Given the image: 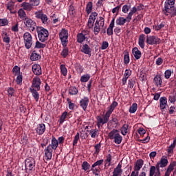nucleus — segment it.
<instances>
[{
    "mask_svg": "<svg viewBox=\"0 0 176 176\" xmlns=\"http://www.w3.org/2000/svg\"><path fill=\"white\" fill-rule=\"evenodd\" d=\"M108 137L110 140H113L115 144L117 145L122 144V141H123V138L120 135L118 129H113L109 133Z\"/></svg>",
    "mask_w": 176,
    "mask_h": 176,
    "instance_id": "nucleus-1",
    "label": "nucleus"
},
{
    "mask_svg": "<svg viewBox=\"0 0 176 176\" xmlns=\"http://www.w3.org/2000/svg\"><path fill=\"white\" fill-rule=\"evenodd\" d=\"M105 24V19L102 16H100L96 20L95 24L94 25V34L98 35L100 31L102 28H104Z\"/></svg>",
    "mask_w": 176,
    "mask_h": 176,
    "instance_id": "nucleus-2",
    "label": "nucleus"
},
{
    "mask_svg": "<svg viewBox=\"0 0 176 176\" xmlns=\"http://www.w3.org/2000/svg\"><path fill=\"white\" fill-rule=\"evenodd\" d=\"M36 30L40 42L47 41V38H49V31L42 27H37Z\"/></svg>",
    "mask_w": 176,
    "mask_h": 176,
    "instance_id": "nucleus-3",
    "label": "nucleus"
},
{
    "mask_svg": "<svg viewBox=\"0 0 176 176\" xmlns=\"http://www.w3.org/2000/svg\"><path fill=\"white\" fill-rule=\"evenodd\" d=\"M25 167L26 173H31L35 170V160L32 157L28 158L25 160Z\"/></svg>",
    "mask_w": 176,
    "mask_h": 176,
    "instance_id": "nucleus-4",
    "label": "nucleus"
},
{
    "mask_svg": "<svg viewBox=\"0 0 176 176\" xmlns=\"http://www.w3.org/2000/svg\"><path fill=\"white\" fill-rule=\"evenodd\" d=\"M59 38L60 39L63 46L65 47V46H67V43H68V30L65 29H62V30L59 33Z\"/></svg>",
    "mask_w": 176,
    "mask_h": 176,
    "instance_id": "nucleus-5",
    "label": "nucleus"
},
{
    "mask_svg": "<svg viewBox=\"0 0 176 176\" xmlns=\"http://www.w3.org/2000/svg\"><path fill=\"white\" fill-rule=\"evenodd\" d=\"M23 41L26 49H31V46H32V36L30 32H26L23 34Z\"/></svg>",
    "mask_w": 176,
    "mask_h": 176,
    "instance_id": "nucleus-6",
    "label": "nucleus"
},
{
    "mask_svg": "<svg viewBox=\"0 0 176 176\" xmlns=\"http://www.w3.org/2000/svg\"><path fill=\"white\" fill-rule=\"evenodd\" d=\"M24 24L30 30V31H35V28H36V23H35V21H34L32 19L28 18L24 21Z\"/></svg>",
    "mask_w": 176,
    "mask_h": 176,
    "instance_id": "nucleus-7",
    "label": "nucleus"
},
{
    "mask_svg": "<svg viewBox=\"0 0 176 176\" xmlns=\"http://www.w3.org/2000/svg\"><path fill=\"white\" fill-rule=\"evenodd\" d=\"M111 116H109L107 113L104 116L103 118H102L101 116H97V126L98 127H100L101 124H105V123H108V120H109V117Z\"/></svg>",
    "mask_w": 176,
    "mask_h": 176,
    "instance_id": "nucleus-8",
    "label": "nucleus"
},
{
    "mask_svg": "<svg viewBox=\"0 0 176 176\" xmlns=\"http://www.w3.org/2000/svg\"><path fill=\"white\" fill-rule=\"evenodd\" d=\"M35 16L36 19H39L40 20H41L43 24H47V21L49 20V19L47 18V16L43 14L42 11L36 12Z\"/></svg>",
    "mask_w": 176,
    "mask_h": 176,
    "instance_id": "nucleus-9",
    "label": "nucleus"
},
{
    "mask_svg": "<svg viewBox=\"0 0 176 176\" xmlns=\"http://www.w3.org/2000/svg\"><path fill=\"white\" fill-rule=\"evenodd\" d=\"M146 43H148V45H157L160 43V38L155 36H147Z\"/></svg>",
    "mask_w": 176,
    "mask_h": 176,
    "instance_id": "nucleus-10",
    "label": "nucleus"
},
{
    "mask_svg": "<svg viewBox=\"0 0 176 176\" xmlns=\"http://www.w3.org/2000/svg\"><path fill=\"white\" fill-rule=\"evenodd\" d=\"M41 78L38 77L34 78L32 80V85L30 89H34L35 90L39 91V90H41Z\"/></svg>",
    "mask_w": 176,
    "mask_h": 176,
    "instance_id": "nucleus-11",
    "label": "nucleus"
},
{
    "mask_svg": "<svg viewBox=\"0 0 176 176\" xmlns=\"http://www.w3.org/2000/svg\"><path fill=\"white\" fill-rule=\"evenodd\" d=\"M126 21H127V23H130V21H131V19H129L128 16H126V18L120 16L118 19H117L116 23L117 25H124V24H126Z\"/></svg>",
    "mask_w": 176,
    "mask_h": 176,
    "instance_id": "nucleus-12",
    "label": "nucleus"
},
{
    "mask_svg": "<svg viewBox=\"0 0 176 176\" xmlns=\"http://www.w3.org/2000/svg\"><path fill=\"white\" fill-rule=\"evenodd\" d=\"M173 7L174 6L173 4L165 3L164 8L163 10L164 14H166V16H168V14L171 13V10Z\"/></svg>",
    "mask_w": 176,
    "mask_h": 176,
    "instance_id": "nucleus-13",
    "label": "nucleus"
},
{
    "mask_svg": "<svg viewBox=\"0 0 176 176\" xmlns=\"http://www.w3.org/2000/svg\"><path fill=\"white\" fill-rule=\"evenodd\" d=\"M32 72L34 75L39 76V75H42V69L41 65H32Z\"/></svg>",
    "mask_w": 176,
    "mask_h": 176,
    "instance_id": "nucleus-14",
    "label": "nucleus"
},
{
    "mask_svg": "<svg viewBox=\"0 0 176 176\" xmlns=\"http://www.w3.org/2000/svg\"><path fill=\"white\" fill-rule=\"evenodd\" d=\"M142 166H144V160H138L134 166L133 171H135V173H138V171L141 170V168H142Z\"/></svg>",
    "mask_w": 176,
    "mask_h": 176,
    "instance_id": "nucleus-15",
    "label": "nucleus"
},
{
    "mask_svg": "<svg viewBox=\"0 0 176 176\" xmlns=\"http://www.w3.org/2000/svg\"><path fill=\"white\" fill-rule=\"evenodd\" d=\"M80 105L84 111L87 109V105H89V98L85 97L80 101Z\"/></svg>",
    "mask_w": 176,
    "mask_h": 176,
    "instance_id": "nucleus-16",
    "label": "nucleus"
},
{
    "mask_svg": "<svg viewBox=\"0 0 176 176\" xmlns=\"http://www.w3.org/2000/svg\"><path fill=\"white\" fill-rule=\"evenodd\" d=\"M53 149L50 148V146H48L45 150V157L46 160H50L52 159V153Z\"/></svg>",
    "mask_w": 176,
    "mask_h": 176,
    "instance_id": "nucleus-17",
    "label": "nucleus"
},
{
    "mask_svg": "<svg viewBox=\"0 0 176 176\" xmlns=\"http://www.w3.org/2000/svg\"><path fill=\"white\" fill-rule=\"evenodd\" d=\"M45 130H46V126H45V124H39L36 129V131L39 135L43 134L45 133Z\"/></svg>",
    "mask_w": 176,
    "mask_h": 176,
    "instance_id": "nucleus-18",
    "label": "nucleus"
},
{
    "mask_svg": "<svg viewBox=\"0 0 176 176\" xmlns=\"http://www.w3.org/2000/svg\"><path fill=\"white\" fill-rule=\"evenodd\" d=\"M168 164V160H167V157H165V158L162 157L160 161L157 162L156 166H158V168H160L166 167Z\"/></svg>",
    "mask_w": 176,
    "mask_h": 176,
    "instance_id": "nucleus-19",
    "label": "nucleus"
},
{
    "mask_svg": "<svg viewBox=\"0 0 176 176\" xmlns=\"http://www.w3.org/2000/svg\"><path fill=\"white\" fill-rule=\"evenodd\" d=\"M115 27V18H113L109 28H107V35H113V28Z\"/></svg>",
    "mask_w": 176,
    "mask_h": 176,
    "instance_id": "nucleus-20",
    "label": "nucleus"
},
{
    "mask_svg": "<svg viewBox=\"0 0 176 176\" xmlns=\"http://www.w3.org/2000/svg\"><path fill=\"white\" fill-rule=\"evenodd\" d=\"M81 52L85 53V54H88V56H91V49L89 47V45L85 44L82 47Z\"/></svg>",
    "mask_w": 176,
    "mask_h": 176,
    "instance_id": "nucleus-21",
    "label": "nucleus"
},
{
    "mask_svg": "<svg viewBox=\"0 0 176 176\" xmlns=\"http://www.w3.org/2000/svg\"><path fill=\"white\" fill-rule=\"evenodd\" d=\"M132 53L136 60H140V58H141V51L138 50L137 47H135L132 50Z\"/></svg>",
    "mask_w": 176,
    "mask_h": 176,
    "instance_id": "nucleus-22",
    "label": "nucleus"
},
{
    "mask_svg": "<svg viewBox=\"0 0 176 176\" xmlns=\"http://www.w3.org/2000/svg\"><path fill=\"white\" fill-rule=\"evenodd\" d=\"M85 39H86V32L78 33L77 34V42H78V43H82V42H85Z\"/></svg>",
    "mask_w": 176,
    "mask_h": 176,
    "instance_id": "nucleus-23",
    "label": "nucleus"
},
{
    "mask_svg": "<svg viewBox=\"0 0 176 176\" xmlns=\"http://www.w3.org/2000/svg\"><path fill=\"white\" fill-rule=\"evenodd\" d=\"M18 16H19L20 19H21V20H23V21L28 19V16H27V14H25V12L23 9L19 10Z\"/></svg>",
    "mask_w": 176,
    "mask_h": 176,
    "instance_id": "nucleus-24",
    "label": "nucleus"
},
{
    "mask_svg": "<svg viewBox=\"0 0 176 176\" xmlns=\"http://www.w3.org/2000/svg\"><path fill=\"white\" fill-rule=\"evenodd\" d=\"M48 146H50L51 149H54V151H56V149H57V146H58V140H56V138H53L52 139V144H50Z\"/></svg>",
    "mask_w": 176,
    "mask_h": 176,
    "instance_id": "nucleus-25",
    "label": "nucleus"
},
{
    "mask_svg": "<svg viewBox=\"0 0 176 176\" xmlns=\"http://www.w3.org/2000/svg\"><path fill=\"white\" fill-rule=\"evenodd\" d=\"M116 107H118V102H113L112 104L110 105L109 109L107 111V114L109 116H111V113H112V112H113V109H115V108H116Z\"/></svg>",
    "mask_w": 176,
    "mask_h": 176,
    "instance_id": "nucleus-26",
    "label": "nucleus"
},
{
    "mask_svg": "<svg viewBox=\"0 0 176 176\" xmlns=\"http://www.w3.org/2000/svg\"><path fill=\"white\" fill-rule=\"evenodd\" d=\"M160 102L161 109H166V106L167 105V98L161 97L160 99Z\"/></svg>",
    "mask_w": 176,
    "mask_h": 176,
    "instance_id": "nucleus-27",
    "label": "nucleus"
},
{
    "mask_svg": "<svg viewBox=\"0 0 176 176\" xmlns=\"http://www.w3.org/2000/svg\"><path fill=\"white\" fill-rule=\"evenodd\" d=\"M139 45L142 49L145 47V34H141L139 36Z\"/></svg>",
    "mask_w": 176,
    "mask_h": 176,
    "instance_id": "nucleus-28",
    "label": "nucleus"
},
{
    "mask_svg": "<svg viewBox=\"0 0 176 176\" xmlns=\"http://www.w3.org/2000/svg\"><path fill=\"white\" fill-rule=\"evenodd\" d=\"M30 90L34 100H36V101L38 102L39 100V94L36 91L37 89H35L34 88H30Z\"/></svg>",
    "mask_w": 176,
    "mask_h": 176,
    "instance_id": "nucleus-29",
    "label": "nucleus"
},
{
    "mask_svg": "<svg viewBox=\"0 0 176 176\" xmlns=\"http://www.w3.org/2000/svg\"><path fill=\"white\" fill-rule=\"evenodd\" d=\"M162 82H163L162 81V77H160V76H156L154 78V83L157 87H162Z\"/></svg>",
    "mask_w": 176,
    "mask_h": 176,
    "instance_id": "nucleus-30",
    "label": "nucleus"
},
{
    "mask_svg": "<svg viewBox=\"0 0 176 176\" xmlns=\"http://www.w3.org/2000/svg\"><path fill=\"white\" fill-rule=\"evenodd\" d=\"M39 58H41V55L37 54L36 51H33L30 56V60H32V61H38Z\"/></svg>",
    "mask_w": 176,
    "mask_h": 176,
    "instance_id": "nucleus-31",
    "label": "nucleus"
},
{
    "mask_svg": "<svg viewBox=\"0 0 176 176\" xmlns=\"http://www.w3.org/2000/svg\"><path fill=\"white\" fill-rule=\"evenodd\" d=\"M22 8H23L24 10H28V12H30L32 10L33 6L30 3H22Z\"/></svg>",
    "mask_w": 176,
    "mask_h": 176,
    "instance_id": "nucleus-32",
    "label": "nucleus"
},
{
    "mask_svg": "<svg viewBox=\"0 0 176 176\" xmlns=\"http://www.w3.org/2000/svg\"><path fill=\"white\" fill-rule=\"evenodd\" d=\"M135 83H136L135 78L129 79L128 81V87H129V89H135Z\"/></svg>",
    "mask_w": 176,
    "mask_h": 176,
    "instance_id": "nucleus-33",
    "label": "nucleus"
},
{
    "mask_svg": "<svg viewBox=\"0 0 176 176\" xmlns=\"http://www.w3.org/2000/svg\"><path fill=\"white\" fill-rule=\"evenodd\" d=\"M120 130L122 135H126V134H127V133L129 132V124H124Z\"/></svg>",
    "mask_w": 176,
    "mask_h": 176,
    "instance_id": "nucleus-34",
    "label": "nucleus"
},
{
    "mask_svg": "<svg viewBox=\"0 0 176 176\" xmlns=\"http://www.w3.org/2000/svg\"><path fill=\"white\" fill-rule=\"evenodd\" d=\"M91 10H93V3L91 1L88 2L86 7L87 14H90L91 13Z\"/></svg>",
    "mask_w": 176,
    "mask_h": 176,
    "instance_id": "nucleus-35",
    "label": "nucleus"
},
{
    "mask_svg": "<svg viewBox=\"0 0 176 176\" xmlns=\"http://www.w3.org/2000/svg\"><path fill=\"white\" fill-rule=\"evenodd\" d=\"M69 94H71V96H75L76 94H78V89L75 87H71L69 89Z\"/></svg>",
    "mask_w": 176,
    "mask_h": 176,
    "instance_id": "nucleus-36",
    "label": "nucleus"
},
{
    "mask_svg": "<svg viewBox=\"0 0 176 176\" xmlns=\"http://www.w3.org/2000/svg\"><path fill=\"white\" fill-rule=\"evenodd\" d=\"M3 41L5 42V43H10V37L8 36V33H3Z\"/></svg>",
    "mask_w": 176,
    "mask_h": 176,
    "instance_id": "nucleus-37",
    "label": "nucleus"
},
{
    "mask_svg": "<svg viewBox=\"0 0 176 176\" xmlns=\"http://www.w3.org/2000/svg\"><path fill=\"white\" fill-rule=\"evenodd\" d=\"M138 107V105L137 104V103H133L129 108L130 113H134L137 111Z\"/></svg>",
    "mask_w": 176,
    "mask_h": 176,
    "instance_id": "nucleus-38",
    "label": "nucleus"
},
{
    "mask_svg": "<svg viewBox=\"0 0 176 176\" xmlns=\"http://www.w3.org/2000/svg\"><path fill=\"white\" fill-rule=\"evenodd\" d=\"M46 47V44H43L39 41L36 42L35 48L36 49H45Z\"/></svg>",
    "mask_w": 176,
    "mask_h": 176,
    "instance_id": "nucleus-39",
    "label": "nucleus"
},
{
    "mask_svg": "<svg viewBox=\"0 0 176 176\" xmlns=\"http://www.w3.org/2000/svg\"><path fill=\"white\" fill-rule=\"evenodd\" d=\"M124 64H129V63H130V56L129 55V52H125L124 56Z\"/></svg>",
    "mask_w": 176,
    "mask_h": 176,
    "instance_id": "nucleus-40",
    "label": "nucleus"
},
{
    "mask_svg": "<svg viewBox=\"0 0 176 176\" xmlns=\"http://www.w3.org/2000/svg\"><path fill=\"white\" fill-rule=\"evenodd\" d=\"M135 12H137V8L133 7L130 12L128 14V19L129 20H131V17H133V14H134V13H135Z\"/></svg>",
    "mask_w": 176,
    "mask_h": 176,
    "instance_id": "nucleus-41",
    "label": "nucleus"
},
{
    "mask_svg": "<svg viewBox=\"0 0 176 176\" xmlns=\"http://www.w3.org/2000/svg\"><path fill=\"white\" fill-rule=\"evenodd\" d=\"M90 134H91V138H96V137H97L98 135V130L97 129H91L90 131Z\"/></svg>",
    "mask_w": 176,
    "mask_h": 176,
    "instance_id": "nucleus-42",
    "label": "nucleus"
},
{
    "mask_svg": "<svg viewBox=\"0 0 176 176\" xmlns=\"http://www.w3.org/2000/svg\"><path fill=\"white\" fill-rule=\"evenodd\" d=\"M9 24V21L6 19H0V27H4L5 25H8Z\"/></svg>",
    "mask_w": 176,
    "mask_h": 176,
    "instance_id": "nucleus-43",
    "label": "nucleus"
},
{
    "mask_svg": "<svg viewBox=\"0 0 176 176\" xmlns=\"http://www.w3.org/2000/svg\"><path fill=\"white\" fill-rule=\"evenodd\" d=\"M82 168L84 171H87V170L90 169V165L88 164L87 162H84L82 164Z\"/></svg>",
    "mask_w": 176,
    "mask_h": 176,
    "instance_id": "nucleus-44",
    "label": "nucleus"
},
{
    "mask_svg": "<svg viewBox=\"0 0 176 176\" xmlns=\"http://www.w3.org/2000/svg\"><path fill=\"white\" fill-rule=\"evenodd\" d=\"M60 71L63 76H67V74L68 72L67 70V67H65V65H60Z\"/></svg>",
    "mask_w": 176,
    "mask_h": 176,
    "instance_id": "nucleus-45",
    "label": "nucleus"
},
{
    "mask_svg": "<svg viewBox=\"0 0 176 176\" xmlns=\"http://www.w3.org/2000/svg\"><path fill=\"white\" fill-rule=\"evenodd\" d=\"M12 72L15 76H17V75H20V68L19 67V66L14 67Z\"/></svg>",
    "mask_w": 176,
    "mask_h": 176,
    "instance_id": "nucleus-46",
    "label": "nucleus"
},
{
    "mask_svg": "<svg viewBox=\"0 0 176 176\" xmlns=\"http://www.w3.org/2000/svg\"><path fill=\"white\" fill-rule=\"evenodd\" d=\"M89 79H90V75L85 74V75H83L82 76H81L80 82H86L89 80Z\"/></svg>",
    "mask_w": 176,
    "mask_h": 176,
    "instance_id": "nucleus-47",
    "label": "nucleus"
},
{
    "mask_svg": "<svg viewBox=\"0 0 176 176\" xmlns=\"http://www.w3.org/2000/svg\"><path fill=\"white\" fill-rule=\"evenodd\" d=\"M156 173V165L155 166H151L150 168V173H149V176H154Z\"/></svg>",
    "mask_w": 176,
    "mask_h": 176,
    "instance_id": "nucleus-48",
    "label": "nucleus"
},
{
    "mask_svg": "<svg viewBox=\"0 0 176 176\" xmlns=\"http://www.w3.org/2000/svg\"><path fill=\"white\" fill-rule=\"evenodd\" d=\"M104 164V160H100L97 162H96L93 165H92V168H95V167H97V166H101Z\"/></svg>",
    "mask_w": 176,
    "mask_h": 176,
    "instance_id": "nucleus-49",
    "label": "nucleus"
},
{
    "mask_svg": "<svg viewBox=\"0 0 176 176\" xmlns=\"http://www.w3.org/2000/svg\"><path fill=\"white\" fill-rule=\"evenodd\" d=\"M176 166V162H172L168 167L167 168V171H169L170 173H171V171H173V170H174V167H175Z\"/></svg>",
    "mask_w": 176,
    "mask_h": 176,
    "instance_id": "nucleus-50",
    "label": "nucleus"
},
{
    "mask_svg": "<svg viewBox=\"0 0 176 176\" xmlns=\"http://www.w3.org/2000/svg\"><path fill=\"white\" fill-rule=\"evenodd\" d=\"M98 15V14H97L96 12H94L91 14V15L89 16V20H91L93 21H96V17H97V16Z\"/></svg>",
    "mask_w": 176,
    "mask_h": 176,
    "instance_id": "nucleus-51",
    "label": "nucleus"
},
{
    "mask_svg": "<svg viewBox=\"0 0 176 176\" xmlns=\"http://www.w3.org/2000/svg\"><path fill=\"white\" fill-rule=\"evenodd\" d=\"M14 8V3H13V2H10V3H8L7 4V9H8V10L12 11V10H13Z\"/></svg>",
    "mask_w": 176,
    "mask_h": 176,
    "instance_id": "nucleus-52",
    "label": "nucleus"
},
{
    "mask_svg": "<svg viewBox=\"0 0 176 176\" xmlns=\"http://www.w3.org/2000/svg\"><path fill=\"white\" fill-rule=\"evenodd\" d=\"M78 141H79V133H77L76 135L74 137V141H73V145L75 146L78 144Z\"/></svg>",
    "mask_w": 176,
    "mask_h": 176,
    "instance_id": "nucleus-53",
    "label": "nucleus"
},
{
    "mask_svg": "<svg viewBox=\"0 0 176 176\" xmlns=\"http://www.w3.org/2000/svg\"><path fill=\"white\" fill-rule=\"evenodd\" d=\"M67 115H68V112L65 111L64 113H63V114L60 116V123H63V122L65 120V118H67Z\"/></svg>",
    "mask_w": 176,
    "mask_h": 176,
    "instance_id": "nucleus-54",
    "label": "nucleus"
},
{
    "mask_svg": "<svg viewBox=\"0 0 176 176\" xmlns=\"http://www.w3.org/2000/svg\"><path fill=\"white\" fill-rule=\"evenodd\" d=\"M108 46H109V44L108 43V42L103 41L101 46L102 50H105V49H107Z\"/></svg>",
    "mask_w": 176,
    "mask_h": 176,
    "instance_id": "nucleus-55",
    "label": "nucleus"
},
{
    "mask_svg": "<svg viewBox=\"0 0 176 176\" xmlns=\"http://www.w3.org/2000/svg\"><path fill=\"white\" fill-rule=\"evenodd\" d=\"M16 83L17 85H20L23 82V76L20 74L16 75Z\"/></svg>",
    "mask_w": 176,
    "mask_h": 176,
    "instance_id": "nucleus-56",
    "label": "nucleus"
},
{
    "mask_svg": "<svg viewBox=\"0 0 176 176\" xmlns=\"http://www.w3.org/2000/svg\"><path fill=\"white\" fill-rule=\"evenodd\" d=\"M129 10H130V6H128V5L123 6V7H122L123 13H127V12H129Z\"/></svg>",
    "mask_w": 176,
    "mask_h": 176,
    "instance_id": "nucleus-57",
    "label": "nucleus"
},
{
    "mask_svg": "<svg viewBox=\"0 0 176 176\" xmlns=\"http://www.w3.org/2000/svg\"><path fill=\"white\" fill-rule=\"evenodd\" d=\"M61 56H63V57L64 58L68 56V48H65L61 52Z\"/></svg>",
    "mask_w": 176,
    "mask_h": 176,
    "instance_id": "nucleus-58",
    "label": "nucleus"
},
{
    "mask_svg": "<svg viewBox=\"0 0 176 176\" xmlns=\"http://www.w3.org/2000/svg\"><path fill=\"white\" fill-rule=\"evenodd\" d=\"M30 3L34 6H38L39 5V0H30Z\"/></svg>",
    "mask_w": 176,
    "mask_h": 176,
    "instance_id": "nucleus-59",
    "label": "nucleus"
},
{
    "mask_svg": "<svg viewBox=\"0 0 176 176\" xmlns=\"http://www.w3.org/2000/svg\"><path fill=\"white\" fill-rule=\"evenodd\" d=\"M69 13H70V14H72V16L75 14V8L74 7V6H70L69 7Z\"/></svg>",
    "mask_w": 176,
    "mask_h": 176,
    "instance_id": "nucleus-60",
    "label": "nucleus"
},
{
    "mask_svg": "<svg viewBox=\"0 0 176 176\" xmlns=\"http://www.w3.org/2000/svg\"><path fill=\"white\" fill-rule=\"evenodd\" d=\"M8 96H10L11 97L14 94V89L12 87H10L8 89Z\"/></svg>",
    "mask_w": 176,
    "mask_h": 176,
    "instance_id": "nucleus-61",
    "label": "nucleus"
},
{
    "mask_svg": "<svg viewBox=\"0 0 176 176\" xmlns=\"http://www.w3.org/2000/svg\"><path fill=\"white\" fill-rule=\"evenodd\" d=\"M170 76H171V71L170 70H166L165 72V78H166V79H170Z\"/></svg>",
    "mask_w": 176,
    "mask_h": 176,
    "instance_id": "nucleus-62",
    "label": "nucleus"
},
{
    "mask_svg": "<svg viewBox=\"0 0 176 176\" xmlns=\"http://www.w3.org/2000/svg\"><path fill=\"white\" fill-rule=\"evenodd\" d=\"M154 176H161L160 168H159V166H156V172H155Z\"/></svg>",
    "mask_w": 176,
    "mask_h": 176,
    "instance_id": "nucleus-63",
    "label": "nucleus"
},
{
    "mask_svg": "<svg viewBox=\"0 0 176 176\" xmlns=\"http://www.w3.org/2000/svg\"><path fill=\"white\" fill-rule=\"evenodd\" d=\"M168 14H171L172 16H176V8L173 6L171 12H169Z\"/></svg>",
    "mask_w": 176,
    "mask_h": 176,
    "instance_id": "nucleus-64",
    "label": "nucleus"
}]
</instances>
